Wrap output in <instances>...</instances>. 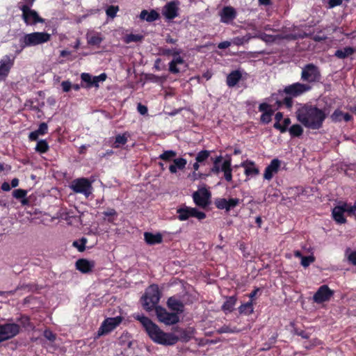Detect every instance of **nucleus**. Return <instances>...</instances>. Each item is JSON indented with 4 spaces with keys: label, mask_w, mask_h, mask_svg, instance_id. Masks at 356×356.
Listing matches in <instances>:
<instances>
[{
    "label": "nucleus",
    "mask_w": 356,
    "mask_h": 356,
    "mask_svg": "<svg viewBox=\"0 0 356 356\" xmlns=\"http://www.w3.org/2000/svg\"><path fill=\"white\" fill-rule=\"evenodd\" d=\"M135 318L140 321L154 342L164 346H172L179 341L177 336L173 333L164 332L147 317L137 315Z\"/></svg>",
    "instance_id": "nucleus-1"
},
{
    "label": "nucleus",
    "mask_w": 356,
    "mask_h": 356,
    "mask_svg": "<svg viewBox=\"0 0 356 356\" xmlns=\"http://www.w3.org/2000/svg\"><path fill=\"white\" fill-rule=\"evenodd\" d=\"M326 116L325 111L315 106H304L297 112L298 120L309 129H320Z\"/></svg>",
    "instance_id": "nucleus-2"
},
{
    "label": "nucleus",
    "mask_w": 356,
    "mask_h": 356,
    "mask_svg": "<svg viewBox=\"0 0 356 356\" xmlns=\"http://www.w3.org/2000/svg\"><path fill=\"white\" fill-rule=\"evenodd\" d=\"M51 35L44 31L25 33L19 39L20 45L23 47L42 45L50 41Z\"/></svg>",
    "instance_id": "nucleus-3"
},
{
    "label": "nucleus",
    "mask_w": 356,
    "mask_h": 356,
    "mask_svg": "<svg viewBox=\"0 0 356 356\" xmlns=\"http://www.w3.org/2000/svg\"><path fill=\"white\" fill-rule=\"evenodd\" d=\"M160 300V293L157 285L149 286L145 291L144 296L141 298L142 304L145 309L151 311Z\"/></svg>",
    "instance_id": "nucleus-4"
},
{
    "label": "nucleus",
    "mask_w": 356,
    "mask_h": 356,
    "mask_svg": "<svg viewBox=\"0 0 356 356\" xmlns=\"http://www.w3.org/2000/svg\"><path fill=\"white\" fill-rule=\"evenodd\" d=\"M22 11V18L27 26H34L38 23H44V19L41 17L38 13L31 9L26 4H22L19 6Z\"/></svg>",
    "instance_id": "nucleus-5"
},
{
    "label": "nucleus",
    "mask_w": 356,
    "mask_h": 356,
    "mask_svg": "<svg viewBox=\"0 0 356 356\" xmlns=\"http://www.w3.org/2000/svg\"><path fill=\"white\" fill-rule=\"evenodd\" d=\"M70 188L76 193H82L88 197L92 191V183L86 178H79L72 181Z\"/></svg>",
    "instance_id": "nucleus-6"
},
{
    "label": "nucleus",
    "mask_w": 356,
    "mask_h": 356,
    "mask_svg": "<svg viewBox=\"0 0 356 356\" xmlns=\"http://www.w3.org/2000/svg\"><path fill=\"white\" fill-rule=\"evenodd\" d=\"M155 312L159 321L166 325L176 324L179 321V316L177 314L170 313L163 307H156Z\"/></svg>",
    "instance_id": "nucleus-7"
},
{
    "label": "nucleus",
    "mask_w": 356,
    "mask_h": 356,
    "mask_svg": "<svg viewBox=\"0 0 356 356\" xmlns=\"http://www.w3.org/2000/svg\"><path fill=\"white\" fill-rule=\"evenodd\" d=\"M122 318L120 316H116L113 318H107L102 323L100 327L98 330V335L102 336L109 333L117 327L122 322Z\"/></svg>",
    "instance_id": "nucleus-8"
},
{
    "label": "nucleus",
    "mask_w": 356,
    "mask_h": 356,
    "mask_svg": "<svg viewBox=\"0 0 356 356\" xmlns=\"http://www.w3.org/2000/svg\"><path fill=\"white\" fill-rule=\"evenodd\" d=\"M178 218L180 220H188L191 217H195L198 220H202L206 217L204 212L198 211L195 208L185 207L177 210Z\"/></svg>",
    "instance_id": "nucleus-9"
},
{
    "label": "nucleus",
    "mask_w": 356,
    "mask_h": 356,
    "mask_svg": "<svg viewBox=\"0 0 356 356\" xmlns=\"http://www.w3.org/2000/svg\"><path fill=\"white\" fill-rule=\"evenodd\" d=\"M211 193L205 188H199L193 194V198L196 205L206 207L210 202Z\"/></svg>",
    "instance_id": "nucleus-10"
},
{
    "label": "nucleus",
    "mask_w": 356,
    "mask_h": 356,
    "mask_svg": "<svg viewBox=\"0 0 356 356\" xmlns=\"http://www.w3.org/2000/svg\"><path fill=\"white\" fill-rule=\"evenodd\" d=\"M301 77L309 83L318 81L320 79V72L316 66L309 64L302 69Z\"/></svg>",
    "instance_id": "nucleus-11"
},
{
    "label": "nucleus",
    "mask_w": 356,
    "mask_h": 356,
    "mask_svg": "<svg viewBox=\"0 0 356 356\" xmlns=\"http://www.w3.org/2000/svg\"><path fill=\"white\" fill-rule=\"evenodd\" d=\"M334 292L327 285H323L319 287L313 296L314 302L317 304H321L327 302L333 296Z\"/></svg>",
    "instance_id": "nucleus-12"
},
{
    "label": "nucleus",
    "mask_w": 356,
    "mask_h": 356,
    "mask_svg": "<svg viewBox=\"0 0 356 356\" xmlns=\"http://www.w3.org/2000/svg\"><path fill=\"white\" fill-rule=\"evenodd\" d=\"M0 330L3 341L16 336L19 332V326L16 323H6L0 325Z\"/></svg>",
    "instance_id": "nucleus-13"
},
{
    "label": "nucleus",
    "mask_w": 356,
    "mask_h": 356,
    "mask_svg": "<svg viewBox=\"0 0 356 356\" xmlns=\"http://www.w3.org/2000/svg\"><path fill=\"white\" fill-rule=\"evenodd\" d=\"M304 35L302 34H291V35H285L282 37H280L277 34H267L264 33H259L257 34L254 37L259 38L263 41L270 43L277 41L280 38H284V39H296L298 38H302Z\"/></svg>",
    "instance_id": "nucleus-14"
},
{
    "label": "nucleus",
    "mask_w": 356,
    "mask_h": 356,
    "mask_svg": "<svg viewBox=\"0 0 356 356\" xmlns=\"http://www.w3.org/2000/svg\"><path fill=\"white\" fill-rule=\"evenodd\" d=\"M14 64V58L6 55L0 60V81L4 80L8 75Z\"/></svg>",
    "instance_id": "nucleus-15"
},
{
    "label": "nucleus",
    "mask_w": 356,
    "mask_h": 356,
    "mask_svg": "<svg viewBox=\"0 0 356 356\" xmlns=\"http://www.w3.org/2000/svg\"><path fill=\"white\" fill-rule=\"evenodd\" d=\"M179 2L172 1L166 3L162 10L163 15L168 19H172L177 17L179 13Z\"/></svg>",
    "instance_id": "nucleus-16"
},
{
    "label": "nucleus",
    "mask_w": 356,
    "mask_h": 356,
    "mask_svg": "<svg viewBox=\"0 0 356 356\" xmlns=\"http://www.w3.org/2000/svg\"><path fill=\"white\" fill-rule=\"evenodd\" d=\"M311 87L308 84L296 83L284 88V92L293 97H297L309 90Z\"/></svg>",
    "instance_id": "nucleus-17"
},
{
    "label": "nucleus",
    "mask_w": 356,
    "mask_h": 356,
    "mask_svg": "<svg viewBox=\"0 0 356 356\" xmlns=\"http://www.w3.org/2000/svg\"><path fill=\"white\" fill-rule=\"evenodd\" d=\"M241 202V200L238 198H219L215 202L216 207L219 209H225L226 211H230L238 206Z\"/></svg>",
    "instance_id": "nucleus-18"
},
{
    "label": "nucleus",
    "mask_w": 356,
    "mask_h": 356,
    "mask_svg": "<svg viewBox=\"0 0 356 356\" xmlns=\"http://www.w3.org/2000/svg\"><path fill=\"white\" fill-rule=\"evenodd\" d=\"M179 50L177 49L166 50V54L174 56V58L169 64V70L172 73H178L179 69L177 67V65L184 63L183 58L179 55Z\"/></svg>",
    "instance_id": "nucleus-19"
},
{
    "label": "nucleus",
    "mask_w": 356,
    "mask_h": 356,
    "mask_svg": "<svg viewBox=\"0 0 356 356\" xmlns=\"http://www.w3.org/2000/svg\"><path fill=\"white\" fill-rule=\"evenodd\" d=\"M220 22L225 24H230L236 17V11L232 6H225L220 12Z\"/></svg>",
    "instance_id": "nucleus-20"
},
{
    "label": "nucleus",
    "mask_w": 356,
    "mask_h": 356,
    "mask_svg": "<svg viewBox=\"0 0 356 356\" xmlns=\"http://www.w3.org/2000/svg\"><path fill=\"white\" fill-rule=\"evenodd\" d=\"M95 266V262L92 260L86 259H80L76 262V268L82 273H89L92 272Z\"/></svg>",
    "instance_id": "nucleus-21"
},
{
    "label": "nucleus",
    "mask_w": 356,
    "mask_h": 356,
    "mask_svg": "<svg viewBox=\"0 0 356 356\" xmlns=\"http://www.w3.org/2000/svg\"><path fill=\"white\" fill-rule=\"evenodd\" d=\"M240 165L244 168V173L249 178L254 177L259 173V168L252 161L246 160L242 162Z\"/></svg>",
    "instance_id": "nucleus-22"
},
{
    "label": "nucleus",
    "mask_w": 356,
    "mask_h": 356,
    "mask_svg": "<svg viewBox=\"0 0 356 356\" xmlns=\"http://www.w3.org/2000/svg\"><path fill=\"white\" fill-rule=\"evenodd\" d=\"M280 167V161L277 159H273L265 169L264 178L266 180H270L273 175L278 172Z\"/></svg>",
    "instance_id": "nucleus-23"
},
{
    "label": "nucleus",
    "mask_w": 356,
    "mask_h": 356,
    "mask_svg": "<svg viewBox=\"0 0 356 356\" xmlns=\"http://www.w3.org/2000/svg\"><path fill=\"white\" fill-rule=\"evenodd\" d=\"M344 213H346V209L343 202H341L332 209V217L337 223L343 224L346 222Z\"/></svg>",
    "instance_id": "nucleus-24"
},
{
    "label": "nucleus",
    "mask_w": 356,
    "mask_h": 356,
    "mask_svg": "<svg viewBox=\"0 0 356 356\" xmlns=\"http://www.w3.org/2000/svg\"><path fill=\"white\" fill-rule=\"evenodd\" d=\"M86 40L88 44L99 46L104 40V36L102 33L92 30L87 32Z\"/></svg>",
    "instance_id": "nucleus-25"
},
{
    "label": "nucleus",
    "mask_w": 356,
    "mask_h": 356,
    "mask_svg": "<svg viewBox=\"0 0 356 356\" xmlns=\"http://www.w3.org/2000/svg\"><path fill=\"white\" fill-rule=\"evenodd\" d=\"M220 172L224 173V177L227 181L230 182L232 180V160L230 157L221 161Z\"/></svg>",
    "instance_id": "nucleus-26"
},
{
    "label": "nucleus",
    "mask_w": 356,
    "mask_h": 356,
    "mask_svg": "<svg viewBox=\"0 0 356 356\" xmlns=\"http://www.w3.org/2000/svg\"><path fill=\"white\" fill-rule=\"evenodd\" d=\"M167 305L169 309L174 311V313L177 314V315L184 311L183 303L175 297H170L168 300Z\"/></svg>",
    "instance_id": "nucleus-27"
},
{
    "label": "nucleus",
    "mask_w": 356,
    "mask_h": 356,
    "mask_svg": "<svg viewBox=\"0 0 356 356\" xmlns=\"http://www.w3.org/2000/svg\"><path fill=\"white\" fill-rule=\"evenodd\" d=\"M186 164L187 161L184 158L174 159L173 163L169 166V170L172 174H175L178 170H183Z\"/></svg>",
    "instance_id": "nucleus-28"
},
{
    "label": "nucleus",
    "mask_w": 356,
    "mask_h": 356,
    "mask_svg": "<svg viewBox=\"0 0 356 356\" xmlns=\"http://www.w3.org/2000/svg\"><path fill=\"white\" fill-rule=\"evenodd\" d=\"M242 77V72L240 70H234L227 76V84L229 87L235 86Z\"/></svg>",
    "instance_id": "nucleus-29"
},
{
    "label": "nucleus",
    "mask_w": 356,
    "mask_h": 356,
    "mask_svg": "<svg viewBox=\"0 0 356 356\" xmlns=\"http://www.w3.org/2000/svg\"><path fill=\"white\" fill-rule=\"evenodd\" d=\"M144 237L146 243L149 245L159 244L162 242V236L159 233L152 234L149 232H145Z\"/></svg>",
    "instance_id": "nucleus-30"
},
{
    "label": "nucleus",
    "mask_w": 356,
    "mask_h": 356,
    "mask_svg": "<svg viewBox=\"0 0 356 356\" xmlns=\"http://www.w3.org/2000/svg\"><path fill=\"white\" fill-rule=\"evenodd\" d=\"M140 18L148 22H152L159 18V13L154 10L150 11L143 10L140 14Z\"/></svg>",
    "instance_id": "nucleus-31"
},
{
    "label": "nucleus",
    "mask_w": 356,
    "mask_h": 356,
    "mask_svg": "<svg viewBox=\"0 0 356 356\" xmlns=\"http://www.w3.org/2000/svg\"><path fill=\"white\" fill-rule=\"evenodd\" d=\"M331 118L334 122H340L342 119H343L346 122H348L352 120V117L348 113H343L340 110H336L332 114Z\"/></svg>",
    "instance_id": "nucleus-32"
},
{
    "label": "nucleus",
    "mask_w": 356,
    "mask_h": 356,
    "mask_svg": "<svg viewBox=\"0 0 356 356\" xmlns=\"http://www.w3.org/2000/svg\"><path fill=\"white\" fill-rule=\"evenodd\" d=\"M355 52V49L350 47H346L343 49H338L336 51L334 55L339 58H347Z\"/></svg>",
    "instance_id": "nucleus-33"
},
{
    "label": "nucleus",
    "mask_w": 356,
    "mask_h": 356,
    "mask_svg": "<svg viewBox=\"0 0 356 356\" xmlns=\"http://www.w3.org/2000/svg\"><path fill=\"white\" fill-rule=\"evenodd\" d=\"M236 299L234 296H231L227 298L224 302L222 308L225 312H230L232 311L234 305H236Z\"/></svg>",
    "instance_id": "nucleus-34"
},
{
    "label": "nucleus",
    "mask_w": 356,
    "mask_h": 356,
    "mask_svg": "<svg viewBox=\"0 0 356 356\" xmlns=\"http://www.w3.org/2000/svg\"><path fill=\"white\" fill-rule=\"evenodd\" d=\"M238 309L241 314L250 315L254 311L252 302L250 301L245 304H243L239 307Z\"/></svg>",
    "instance_id": "nucleus-35"
},
{
    "label": "nucleus",
    "mask_w": 356,
    "mask_h": 356,
    "mask_svg": "<svg viewBox=\"0 0 356 356\" xmlns=\"http://www.w3.org/2000/svg\"><path fill=\"white\" fill-rule=\"evenodd\" d=\"M143 36L141 34H128L124 36L123 40L126 44H129L131 42H136L142 40Z\"/></svg>",
    "instance_id": "nucleus-36"
},
{
    "label": "nucleus",
    "mask_w": 356,
    "mask_h": 356,
    "mask_svg": "<svg viewBox=\"0 0 356 356\" xmlns=\"http://www.w3.org/2000/svg\"><path fill=\"white\" fill-rule=\"evenodd\" d=\"M49 146L46 140H40L38 141L37 145L35 146V151L43 154L47 152L49 150Z\"/></svg>",
    "instance_id": "nucleus-37"
},
{
    "label": "nucleus",
    "mask_w": 356,
    "mask_h": 356,
    "mask_svg": "<svg viewBox=\"0 0 356 356\" xmlns=\"http://www.w3.org/2000/svg\"><path fill=\"white\" fill-rule=\"evenodd\" d=\"M291 124V120L289 118H284L281 122L275 123L274 127L280 130L282 133L286 131L287 127Z\"/></svg>",
    "instance_id": "nucleus-38"
},
{
    "label": "nucleus",
    "mask_w": 356,
    "mask_h": 356,
    "mask_svg": "<svg viewBox=\"0 0 356 356\" xmlns=\"http://www.w3.org/2000/svg\"><path fill=\"white\" fill-rule=\"evenodd\" d=\"M88 240L86 238H81L80 240L73 242V246L75 247L79 252H83L86 249V244Z\"/></svg>",
    "instance_id": "nucleus-39"
},
{
    "label": "nucleus",
    "mask_w": 356,
    "mask_h": 356,
    "mask_svg": "<svg viewBox=\"0 0 356 356\" xmlns=\"http://www.w3.org/2000/svg\"><path fill=\"white\" fill-rule=\"evenodd\" d=\"M289 131L291 136H300L303 132V129L300 124H293L290 127Z\"/></svg>",
    "instance_id": "nucleus-40"
},
{
    "label": "nucleus",
    "mask_w": 356,
    "mask_h": 356,
    "mask_svg": "<svg viewBox=\"0 0 356 356\" xmlns=\"http://www.w3.org/2000/svg\"><path fill=\"white\" fill-rule=\"evenodd\" d=\"M177 155L176 152L172 150H167L164 151L160 156L159 159L164 161H170L173 158H175Z\"/></svg>",
    "instance_id": "nucleus-41"
},
{
    "label": "nucleus",
    "mask_w": 356,
    "mask_h": 356,
    "mask_svg": "<svg viewBox=\"0 0 356 356\" xmlns=\"http://www.w3.org/2000/svg\"><path fill=\"white\" fill-rule=\"evenodd\" d=\"M127 141V137L126 134L118 135L115 137V143L113 144V147L118 148L121 145H124Z\"/></svg>",
    "instance_id": "nucleus-42"
},
{
    "label": "nucleus",
    "mask_w": 356,
    "mask_h": 356,
    "mask_svg": "<svg viewBox=\"0 0 356 356\" xmlns=\"http://www.w3.org/2000/svg\"><path fill=\"white\" fill-rule=\"evenodd\" d=\"M210 156V152L207 150H202L197 153L195 160L197 163H202L206 161Z\"/></svg>",
    "instance_id": "nucleus-43"
},
{
    "label": "nucleus",
    "mask_w": 356,
    "mask_h": 356,
    "mask_svg": "<svg viewBox=\"0 0 356 356\" xmlns=\"http://www.w3.org/2000/svg\"><path fill=\"white\" fill-rule=\"evenodd\" d=\"M106 74L105 73H102L99 76H93L92 86H95L96 88L99 87V83L100 82H104L106 79Z\"/></svg>",
    "instance_id": "nucleus-44"
},
{
    "label": "nucleus",
    "mask_w": 356,
    "mask_h": 356,
    "mask_svg": "<svg viewBox=\"0 0 356 356\" xmlns=\"http://www.w3.org/2000/svg\"><path fill=\"white\" fill-rule=\"evenodd\" d=\"M222 161V156H219L213 161V166L211 168V172L213 173H219L220 172V163Z\"/></svg>",
    "instance_id": "nucleus-45"
},
{
    "label": "nucleus",
    "mask_w": 356,
    "mask_h": 356,
    "mask_svg": "<svg viewBox=\"0 0 356 356\" xmlns=\"http://www.w3.org/2000/svg\"><path fill=\"white\" fill-rule=\"evenodd\" d=\"M346 255L350 263L356 266V251H352L350 249L346 252Z\"/></svg>",
    "instance_id": "nucleus-46"
},
{
    "label": "nucleus",
    "mask_w": 356,
    "mask_h": 356,
    "mask_svg": "<svg viewBox=\"0 0 356 356\" xmlns=\"http://www.w3.org/2000/svg\"><path fill=\"white\" fill-rule=\"evenodd\" d=\"M119 10V8L117 6H110L106 10V13L108 17L114 18Z\"/></svg>",
    "instance_id": "nucleus-47"
},
{
    "label": "nucleus",
    "mask_w": 356,
    "mask_h": 356,
    "mask_svg": "<svg viewBox=\"0 0 356 356\" xmlns=\"http://www.w3.org/2000/svg\"><path fill=\"white\" fill-rule=\"evenodd\" d=\"M103 214L105 216L108 217V221L113 222L114 221L115 217L117 216V213L115 209H108L106 211H105Z\"/></svg>",
    "instance_id": "nucleus-48"
},
{
    "label": "nucleus",
    "mask_w": 356,
    "mask_h": 356,
    "mask_svg": "<svg viewBox=\"0 0 356 356\" xmlns=\"http://www.w3.org/2000/svg\"><path fill=\"white\" fill-rule=\"evenodd\" d=\"M345 208L346 209V213L348 216L355 215L356 213V201L355 202L353 205H350L346 202H343Z\"/></svg>",
    "instance_id": "nucleus-49"
},
{
    "label": "nucleus",
    "mask_w": 356,
    "mask_h": 356,
    "mask_svg": "<svg viewBox=\"0 0 356 356\" xmlns=\"http://www.w3.org/2000/svg\"><path fill=\"white\" fill-rule=\"evenodd\" d=\"M314 261V257L313 256L301 257V264L304 267L309 266Z\"/></svg>",
    "instance_id": "nucleus-50"
},
{
    "label": "nucleus",
    "mask_w": 356,
    "mask_h": 356,
    "mask_svg": "<svg viewBox=\"0 0 356 356\" xmlns=\"http://www.w3.org/2000/svg\"><path fill=\"white\" fill-rule=\"evenodd\" d=\"M81 80L86 83H87L88 85V87H91L92 86V78L93 76H92L90 74L88 73H82L81 75Z\"/></svg>",
    "instance_id": "nucleus-51"
},
{
    "label": "nucleus",
    "mask_w": 356,
    "mask_h": 356,
    "mask_svg": "<svg viewBox=\"0 0 356 356\" xmlns=\"http://www.w3.org/2000/svg\"><path fill=\"white\" fill-rule=\"evenodd\" d=\"M272 115H273V111L272 112H268V113H263L261 116V120L262 122L264 123H268L269 122H270L271 120V117H272Z\"/></svg>",
    "instance_id": "nucleus-52"
},
{
    "label": "nucleus",
    "mask_w": 356,
    "mask_h": 356,
    "mask_svg": "<svg viewBox=\"0 0 356 356\" xmlns=\"http://www.w3.org/2000/svg\"><path fill=\"white\" fill-rule=\"evenodd\" d=\"M26 195V191L23 189H16L13 191V196L17 199L23 198Z\"/></svg>",
    "instance_id": "nucleus-53"
},
{
    "label": "nucleus",
    "mask_w": 356,
    "mask_h": 356,
    "mask_svg": "<svg viewBox=\"0 0 356 356\" xmlns=\"http://www.w3.org/2000/svg\"><path fill=\"white\" fill-rule=\"evenodd\" d=\"M259 110L262 113H268L273 111L271 106L266 103L261 104L259 106Z\"/></svg>",
    "instance_id": "nucleus-54"
},
{
    "label": "nucleus",
    "mask_w": 356,
    "mask_h": 356,
    "mask_svg": "<svg viewBox=\"0 0 356 356\" xmlns=\"http://www.w3.org/2000/svg\"><path fill=\"white\" fill-rule=\"evenodd\" d=\"M61 86L64 92H69L72 88V83L69 81H65L61 83Z\"/></svg>",
    "instance_id": "nucleus-55"
},
{
    "label": "nucleus",
    "mask_w": 356,
    "mask_h": 356,
    "mask_svg": "<svg viewBox=\"0 0 356 356\" xmlns=\"http://www.w3.org/2000/svg\"><path fill=\"white\" fill-rule=\"evenodd\" d=\"M191 334H192V332H188L187 330H182L181 331V339L183 341H188L191 339Z\"/></svg>",
    "instance_id": "nucleus-56"
},
{
    "label": "nucleus",
    "mask_w": 356,
    "mask_h": 356,
    "mask_svg": "<svg viewBox=\"0 0 356 356\" xmlns=\"http://www.w3.org/2000/svg\"><path fill=\"white\" fill-rule=\"evenodd\" d=\"M250 38H236L233 40L232 42L236 45L243 44L244 42H248Z\"/></svg>",
    "instance_id": "nucleus-57"
},
{
    "label": "nucleus",
    "mask_w": 356,
    "mask_h": 356,
    "mask_svg": "<svg viewBox=\"0 0 356 356\" xmlns=\"http://www.w3.org/2000/svg\"><path fill=\"white\" fill-rule=\"evenodd\" d=\"M44 336L49 341H54L56 339V336L50 330H45Z\"/></svg>",
    "instance_id": "nucleus-58"
},
{
    "label": "nucleus",
    "mask_w": 356,
    "mask_h": 356,
    "mask_svg": "<svg viewBox=\"0 0 356 356\" xmlns=\"http://www.w3.org/2000/svg\"><path fill=\"white\" fill-rule=\"evenodd\" d=\"M202 177V174L200 173H198L196 171H194L193 172H192L191 174H190L188 175V178L191 180V181H195V180H197L199 179L200 178H201Z\"/></svg>",
    "instance_id": "nucleus-59"
},
{
    "label": "nucleus",
    "mask_w": 356,
    "mask_h": 356,
    "mask_svg": "<svg viewBox=\"0 0 356 356\" xmlns=\"http://www.w3.org/2000/svg\"><path fill=\"white\" fill-rule=\"evenodd\" d=\"M342 3V0H328L329 8H332Z\"/></svg>",
    "instance_id": "nucleus-60"
},
{
    "label": "nucleus",
    "mask_w": 356,
    "mask_h": 356,
    "mask_svg": "<svg viewBox=\"0 0 356 356\" xmlns=\"http://www.w3.org/2000/svg\"><path fill=\"white\" fill-rule=\"evenodd\" d=\"M277 104L279 105H281L282 104H284L286 105L287 108H290L292 105V100L290 97H285L283 100V102H277Z\"/></svg>",
    "instance_id": "nucleus-61"
},
{
    "label": "nucleus",
    "mask_w": 356,
    "mask_h": 356,
    "mask_svg": "<svg viewBox=\"0 0 356 356\" xmlns=\"http://www.w3.org/2000/svg\"><path fill=\"white\" fill-rule=\"evenodd\" d=\"M38 129L42 132V134L44 135L48 131V126L45 122H42L40 124Z\"/></svg>",
    "instance_id": "nucleus-62"
},
{
    "label": "nucleus",
    "mask_w": 356,
    "mask_h": 356,
    "mask_svg": "<svg viewBox=\"0 0 356 356\" xmlns=\"http://www.w3.org/2000/svg\"><path fill=\"white\" fill-rule=\"evenodd\" d=\"M138 111L141 114V115H145L147 113V108L145 106H143L140 104H139L138 105Z\"/></svg>",
    "instance_id": "nucleus-63"
},
{
    "label": "nucleus",
    "mask_w": 356,
    "mask_h": 356,
    "mask_svg": "<svg viewBox=\"0 0 356 356\" xmlns=\"http://www.w3.org/2000/svg\"><path fill=\"white\" fill-rule=\"evenodd\" d=\"M231 45V42L229 41H224L222 42H220L218 45V47L220 49H226L229 47Z\"/></svg>",
    "instance_id": "nucleus-64"
}]
</instances>
